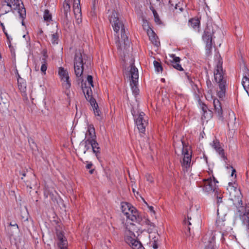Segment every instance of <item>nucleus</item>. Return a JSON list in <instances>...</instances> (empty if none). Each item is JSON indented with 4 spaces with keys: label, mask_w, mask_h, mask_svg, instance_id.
<instances>
[{
    "label": "nucleus",
    "mask_w": 249,
    "mask_h": 249,
    "mask_svg": "<svg viewBox=\"0 0 249 249\" xmlns=\"http://www.w3.org/2000/svg\"><path fill=\"white\" fill-rule=\"evenodd\" d=\"M44 20L46 22H50L52 20V16L48 9L44 11L43 15Z\"/></svg>",
    "instance_id": "nucleus-30"
},
{
    "label": "nucleus",
    "mask_w": 249,
    "mask_h": 249,
    "mask_svg": "<svg viewBox=\"0 0 249 249\" xmlns=\"http://www.w3.org/2000/svg\"><path fill=\"white\" fill-rule=\"evenodd\" d=\"M217 227L223 231H227L229 228V222L226 219L225 216L220 217L218 216L216 221Z\"/></svg>",
    "instance_id": "nucleus-15"
},
{
    "label": "nucleus",
    "mask_w": 249,
    "mask_h": 249,
    "mask_svg": "<svg viewBox=\"0 0 249 249\" xmlns=\"http://www.w3.org/2000/svg\"><path fill=\"white\" fill-rule=\"evenodd\" d=\"M170 56L173 59V61L171 62L172 63H179L180 58L179 57L176 56L174 54H171Z\"/></svg>",
    "instance_id": "nucleus-41"
},
{
    "label": "nucleus",
    "mask_w": 249,
    "mask_h": 249,
    "mask_svg": "<svg viewBox=\"0 0 249 249\" xmlns=\"http://www.w3.org/2000/svg\"><path fill=\"white\" fill-rule=\"evenodd\" d=\"M153 248L154 249H157L158 248L157 244L154 241V242L153 243Z\"/></svg>",
    "instance_id": "nucleus-51"
},
{
    "label": "nucleus",
    "mask_w": 249,
    "mask_h": 249,
    "mask_svg": "<svg viewBox=\"0 0 249 249\" xmlns=\"http://www.w3.org/2000/svg\"><path fill=\"white\" fill-rule=\"evenodd\" d=\"M209 244L206 246V249H214L215 237L213 236L208 241Z\"/></svg>",
    "instance_id": "nucleus-32"
},
{
    "label": "nucleus",
    "mask_w": 249,
    "mask_h": 249,
    "mask_svg": "<svg viewBox=\"0 0 249 249\" xmlns=\"http://www.w3.org/2000/svg\"><path fill=\"white\" fill-rule=\"evenodd\" d=\"M183 148L182 154L184 155L183 161L182 162V166L184 172H187L188 168L190 167L191 161V155L189 153L187 148H184L185 143L183 141H181Z\"/></svg>",
    "instance_id": "nucleus-11"
},
{
    "label": "nucleus",
    "mask_w": 249,
    "mask_h": 249,
    "mask_svg": "<svg viewBox=\"0 0 249 249\" xmlns=\"http://www.w3.org/2000/svg\"><path fill=\"white\" fill-rule=\"evenodd\" d=\"M82 142L84 144L85 150L84 151V154H86V152L90 148V142H88L87 140L86 139L84 140Z\"/></svg>",
    "instance_id": "nucleus-38"
},
{
    "label": "nucleus",
    "mask_w": 249,
    "mask_h": 249,
    "mask_svg": "<svg viewBox=\"0 0 249 249\" xmlns=\"http://www.w3.org/2000/svg\"><path fill=\"white\" fill-rule=\"evenodd\" d=\"M18 87L21 92L25 93L26 90V83L21 77L18 78Z\"/></svg>",
    "instance_id": "nucleus-25"
},
{
    "label": "nucleus",
    "mask_w": 249,
    "mask_h": 249,
    "mask_svg": "<svg viewBox=\"0 0 249 249\" xmlns=\"http://www.w3.org/2000/svg\"><path fill=\"white\" fill-rule=\"evenodd\" d=\"M5 230L7 234L10 237H11L18 231V227L16 223H15L14 225H12V222H10L5 228Z\"/></svg>",
    "instance_id": "nucleus-16"
},
{
    "label": "nucleus",
    "mask_w": 249,
    "mask_h": 249,
    "mask_svg": "<svg viewBox=\"0 0 249 249\" xmlns=\"http://www.w3.org/2000/svg\"><path fill=\"white\" fill-rule=\"evenodd\" d=\"M189 25L194 29L197 30L198 32L200 31V21L197 18H191L189 20Z\"/></svg>",
    "instance_id": "nucleus-20"
},
{
    "label": "nucleus",
    "mask_w": 249,
    "mask_h": 249,
    "mask_svg": "<svg viewBox=\"0 0 249 249\" xmlns=\"http://www.w3.org/2000/svg\"><path fill=\"white\" fill-rule=\"evenodd\" d=\"M211 145L224 160H227V158L225 155L224 150L221 147V144L217 139H215L214 140L213 142L211 143Z\"/></svg>",
    "instance_id": "nucleus-12"
},
{
    "label": "nucleus",
    "mask_w": 249,
    "mask_h": 249,
    "mask_svg": "<svg viewBox=\"0 0 249 249\" xmlns=\"http://www.w3.org/2000/svg\"><path fill=\"white\" fill-rule=\"evenodd\" d=\"M244 216L245 217H247V222H249V210L248 209V210H246V212L244 214Z\"/></svg>",
    "instance_id": "nucleus-46"
},
{
    "label": "nucleus",
    "mask_w": 249,
    "mask_h": 249,
    "mask_svg": "<svg viewBox=\"0 0 249 249\" xmlns=\"http://www.w3.org/2000/svg\"><path fill=\"white\" fill-rule=\"evenodd\" d=\"M148 208L150 211L154 213V208L152 206H148Z\"/></svg>",
    "instance_id": "nucleus-54"
},
{
    "label": "nucleus",
    "mask_w": 249,
    "mask_h": 249,
    "mask_svg": "<svg viewBox=\"0 0 249 249\" xmlns=\"http://www.w3.org/2000/svg\"><path fill=\"white\" fill-rule=\"evenodd\" d=\"M1 2L6 6H14V10H18L19 16L22 18H26V10L21 0H1Z\"/></svg>",
    "instance_id": "nucleus-7"
},
{
    "label": "nucleus",
    "mask_w": 249,
    "mask_h": 249,
    "mask_svg": "<svg viewBox=\"0 0 249 249\" xmlns=\"http://www.w3.org/2000/svg\"><path fill=\"white\" fill-rule=\"evenodd\" d=\"M147 180H148L150 182H152L153 181L152 178H151L149 176L148 178H147Z\"/></svg>",
    "instance_id": "nucleus-57"
},
{
    "label": "nucleus",
    "mask_w": 249,
    "mask_h": 249,
    "mask_svg": "<svg viewBox=\"0 0 249 249\" xmlns=\"http://www.w3.org/2000/svg\"><path fill=\"white\" fill-rule=\"evenodd\" d=\"M172 65L175 69L178 71H182L183 70L181 65H180L179 63H172Z\"/></svg>",
    "instance_id": "nucleus-39"
},
{
    "label": "nucleus",
    "mask_w": 249,
    "mask_h": 249,
    "mask_svg": "<svg viewBox=\"0 0 249 249\" xmlns=\"http://www.w3.org/2000/svg\"><path fill=\"white\" fill-rule=\"evenodd\" d=\"M94 171V169H91L90 170H89V173L90 174H92L93 173Z\"/></svg>",
    "instance_id": "nucleus-60"
},
{
    "label": "nucleus",
    "mask_w": 249,
    "mask_h": 249,
    "mask_svg": "<svg viewBox=\"0 0 249 249\" xmlns=\"http://www.w3.org/2000/svg\"><path fill=\"white\" fill-rule=\"evenodd\" d=\"M89 142H90V145L92 148L93 152L95 154L97 158L99 159V155L100 154L101 148L99 146V143L96 140H93L92 141H88Z\"/></svg>",
    "instance_id": "nucleus-18"
},
{
    "label": "nucleus",
    "mask_w": 249,
    "mask_h": 249,
    "mask_svg": "<svg viewBox=\"0 0 249 249\" xmlns=\"http://www.w3.org/2000/svg\"><path fill=\"white\" fill-rule=\"evenodd\" d=\"M56 235L58 239L57 245L59 249H67L68 242L62 231H57Z\"/></svg>",
    "instance_id": "nucleus-14"
},
{
    "label": "nucleus",
    "mask_w": 249,
    "mask_h": 249,
    "mask_svg": "<svg viewBox=\"0 0 249 249\" xmlns=\"http://www.w3.org/2000/svg\"><path fill=\"white\" fill-rule=\"evenodd\" d=\"M128 205H129V204H128ZM132 207H130V205H129V207L128 208L127 207H124V210H125V212H129L128 211V208H132Z\"/></svg>",
    "instance_id": "nucleus-53"
},
{
    "label": "nucleus",
    "mask_w": 249,
    "mask_h": 249,
    "mask_svg": "<svg viewBox=\"0 0 249 249\" xmlns=\"http://www.w3.org/2000/svg\"><path fill=\"white\" fill-rule=\"evenodd\" d=\"M28 142H29L30 146L32 147V148L33 149L34 148V146H35V147H36V143H35L33 139H32L31 138L29 139Z\"/></svg>",
    "instance_id": "nucleus-44"
},
{
    "label": "nucleus",
    "mask_w": 249,
    "mask_h": 249,
    "mask_svg": "<svg viewBox=\"0 0 249 249\" xmlns=\"http://www.w3.org/2000/svg\"><path fill=\"white\" fill-rule=\"evenodd\" d=\"M124 207L128 208V203H122L121 205L122 212L126 216L127 218L132 221H135L140 224H142L141 223L142 221V217L139 215L135 208L132 207V208H128L129 212H125V210H124Z\"/></svg>",
    "instance_id": "nucleus-6"
},
{
    "label": "nucleus",
    "mask_w": 249,
    "mask_h": 249,
    "mask_svg": "<svg viewBox=\"0 0 249 249\" xmlns=\"http://www.w3.org/2000/svg\"><path fill=\"white\" fill-rule=\"evenodd\" d=\"M59 74L61 78V80L65 82L64 86L66 89H68L71 87V84L69 80L68 72L64 70L62 67H60L58 71Z\"/></svg>",
    "instance_id": "nucleus-13"
},
{
    "label": "nucleus",
    "mask_w": 249,
    "mask_h": 249,
    "mask_svg": "<svg viewBox=\"0 0 249 249\" xmlns=\"http://www.w3.org/2000/svg\"><path fill=\"white\" fill-rule=\"evenodd\" d=\"M216 183H218V181L216 180L214 178H213V180L211 178H209L200 182L198 185L199 187H202L203 191L209 193L213 191L215 193L219 190L216 184Z\"/></svg>",
    "instance_id": "nucleus-8"
},
{
    "label": "nucleus",
    "mask_w": 249,
    "mask_h": 249,
    "mask_svg": "<svg viewBox=\"0 0 249 249\" xmlns=\"http://www.w3.org/2000/svg\"><path fill=\"white\" fill-rule=\"evenodd\" d=\"M185 76L186 77V78L188 79V81H189V82L190 83H193V81L190 76V75L188 73H185Z\"/></svg>",
    "instance_id": "nucleus-48"
},
{
    "label": "nucleus",
    "mask_w": 249,
    "mask_h": 249,
    "mask_svg": "<svg viewBox=\"0 0 249 249\" xmlns=\"http://www.w3.org/2000/svg\"><path fill=\"white\" fill-rule=\"evenodd\" d=\"M132 114L133 116L135 124L140 133H144L145 130V126L147 125V122L143 119L144 113L142 112H140L139 114H136L134 110H131Z\"/></svg>",
    "instance_id": "nucleus-9"
},
{
    "label": "nucleus",
    "mask_w": 249,
    "mask_h": 249,
    "mask_svg": "<svg viewBox=\"0 0 249 249\" xmlns=\"http://www.w3.org/2000/svg\"><path fill=\"white\" fill-rule=\"evenodd\" d=\"M81 87L85 97L87 100L93 99L92 97V90L90 87H88L86 83L81 84Z\"/></svg>",
    "instance_id": "nucleus-17"
},
{
    "label": "nucleus",
    "mask_w": 249,
    "mask_h": 249,
    "mask_svg": "<svg viewBox=\"0 0 249 249\" xmlns=\"http://www.w3.org/2000/svg\"><path fill=\"white\" fill-rule=\"evenodd\" d=\"M192 89L194 91V93L195 96L196 98H199V94L200 91H199L198 87H197V86L196 84H195L194 83L192 85Z\"/></svg>",
    "instance_id": "nucleus-36"
},
{
    "label": "nucleus",
    "mask_w": 249,
    "mask_h": 249,
    "mask_svg": "<svg viewBox=\"0 0 249 249\" xmlns=\"http://www.w3.org/2000/svg\"><path fill=\"white\" fill-rule=\"evenodd\" d=\"M214 32L212 25L207 24L202 36L203 40L206 43V53L209 55L212 49V39Z\"/></svg>",
    "instance_id": "nucleus-5"
},
{
    "label": "nucleus",
    "mask_w": 249,
    "mask_h": 249,
    "mask_svg": "<svg viewBox=\"0 0 249 249\" xmlns=\"http://www.w3.org/2000/svg\"><path fill=\"white\" fill-rule=\"evenodd\" d=\"M201 108H202V109L204 112V114L205 115V113H207V109H208V107L207 106L205 105V104H203L202 107H201Z\"/></svg>",
    "instance_id": "nucleus-45"
},
{
    "label": "nucleus",
    "mask_w": 249,
    "mask_h": 249,
    "mask_svg": "<svg viewBox=\"0 0 249 249\" xmlns=\"http://www.w3.org/2000/svg\"><path fill=\"white\" fill-rule=\"evenodd\" d=\"M242 84L249 96V73L248 76L246 75L243 77Z\"/></svg>",
    "instance_id": "nucleus-28"
},
{
    "label": "nucleus",
    "mask_w": 249,
    "mask_h": 249,
    "mask_svg": "<svg viewBox=\"0 0 249 249\" xmlns=\"http://www.w3.org/2000/svg\"><path fill=\"white\" fill-rule=\"evenodd\" d=\"M0 25L1 27L2 31L4 33V34H5V35L6 36L7 40H9V36L8 35V33H7V32L5 30V26H4L3 23L0 21Z\"/></svg>",
    "instance_id": "nucleus-42"
},
{
    "label": "nucleus",
    "mask_w": 249,
    "mask_h": 249,
    "mask_svg": "<svg viewBox=\"0 0 249 249\" xmlns=\"http://www.w3.org/2000/svg\"><path fill=\"white\" fill-rule=\"evenodd\" d=\"M178 7H179L178 4L176 3V4H175V9H178Z\"/></svg>",
    "instance_id": "nucleus-62"
},
{
    "label": "nucleus",
    "mask_w": 249,
    "mask_h": 249,
    "mask_svg": "<svg viewBox=\"0 0 249 249\" xmlns=\"http://www.w3.org/2000/svg\"><path fill=\"white\" fill-rule=\"evenodd\" d=\"M86 55L82 53L80 51L76 52L74 59V69L75 74L77 78L78 84L80 82H83L82 74L83 72L84 60L85 59Z\"/></svg>",
    "instance_id": "nucleus-4"
},
{
    "label": "nucleus",
    "mask_w": 249,
    "mask_h": 249,
    "mask_svg": "<svg viewBox=\"0 0 249 249\" xmlns=\"http://www.w3.org/2000/svg\"><path fill=\"white\" fill-rule=\"evenodd\" d=\"M58 41V34L57 33L51 35V42L53 44H56Z\"/></svg>",
    "instance_id": "nucleus-37"
},
{
    "label": "nucleus",
    "mask_w": 249,
    "mask_h": 249,
    "mask_svg": "<svg viewBox=\"0 0 249 249\" xmlns=\"http://www.w3.org/2000/svg\"><path fill=\"white\" fill-rule=\"evenodd\" d=\"M124 74L130 80V85L133 92L135 94H137L139 90L137 87L139 74L138 69L135 66L134 63H132L127 68V70L124 72Z\"/></svg>",
    "instance_id": "nucleus-3"
},
{
    "label": "nucleus",
    "mask_w": 249,
    "mask_h": 249,
    "mask_svg": "<svg viewBox=\"0 0 249 249\" xmlns=\"http://www.w3.org/2000/svg\"><path fill=\"white\" fill-rule=\"evenodd\" d=\"M188 231L187 232H185L186 235L187 236H190V230L191 228L189 226H188L187 228Z\"/></svg>",
    "instance_id": "nucleus-50"
},
{
    "label": "nucleus",
    "mask_w": 249,
    "mask_h": 249,
    "mask_svg": "<svg viewBox=\"0 0 249 249\" xmlns=\"http://www.w3.org/2000/svg\"><path fill=\"white\" fill-rule=\"evenodd\" d=\"M150 9L152 11V12L154 15V20H155V22H156L157 23H158V24H160L161 21L160 20V17H159L157 12H156V10L154 8V7L152 6H151L150 7Z\"/></svg>",
    "instance_id": "nucleus-31"
},
{
    "label": "nucleus",
    "mask_w": 249,
    "mask_h": 249,
    "mask_svg": "<svg viewBox=\"0 0 249 249\" xmlns=\"http://www.w3.org/2000/svg\"><path fill=\"white\" fill-rule=\"evenodd\" d=\"M17 75H18V78H19V77H20L19 74H18V73L17 72Z\"/></svg>",
    "instance_id": "nucleus-64"
},
{
    "label": "nucleus",
    "mask_w": 249,
    "mask_h": 249,
    "mask_svg": "<svg viewBox=\"0 0 249 249\" xmlns=\"http://www.w3.org/2000/svg\"><path fill=\"white\" fill-rule=\"evenodd\" d=\"M92 107L93 109V110L94 111V114L95 116H100L101 112L99 109V107L97 103H96V101L94 98L93 99H90L89 100H88Z\"/></svg>",
    "instance_id": "nucleus-22"
},
{
    "label": "nucleus",
    "mask_w": 249,
    "mask_h": 249,
    "mask_svg": "<svg viewBox=\"0 0 249 249\" xmlns=\"http://www.w3.org/2000/svg\"><path fill=\"white\" fill-rule=\"evenodd\" d=\"M21 175L23 176V177H25L26 176V173L25 171H23L21 173Z\"/></svg>",
    "instance_id": "nucleus-59"
},
{
    "label": "nucleus",
    "mask_w": 249,
    "mask_h": 249,
    "mask_svg": "<svg viewBox=\"0 0 249 249\" xmlns=\"http://www.w3.org/2000/svg\"><path fill=\"white\" fill-rule=\"evenodd\" d=\"M48 56L46 54H44L42 56V57L40 58V60L41 62V66L40 68V71H41L43 73H46V71L47 69V59Z\"/></svg>",
    "instance_id": "nucleus-23"
},
{
    "label": "nucleus",
    "mask_w": 249,
    "mask_h": 249,
    "mask_svg": "<svg viewBox=\"0 0 249 249\" xmlns=\"http://www.w3.org/2000/svg\"><path fill=\"white\" fill-rule=\"evenodd\" d=\"M213 106L216 114L219 117V119H222V109L221 106L220 102L217 99H214L213 100Z\"/></svg>",
    "instance_id": "nucleus-21"
},
{
    "label": "nucleus",
    "mask_w": 249,
    "mask_h": 249,
    "mask_svg": "<svg viewBox=\"0 0 249 249\" xmlns=\"http://www.w3.org/2000/svg\"><path fill=\"white\" fill-rule=\"evenodd\" d=\"M231 168H232V173H231V176H233L234 173L236 172V170L235 169L233 168L232 167H231Z\"/></svg>",
    "instance_id": "nucleus-55"
},
{
    "label": "nucleus",
    "mask_w": 249,
    "mask_h": 249,
    "mask_svg": "<svg viewBox=\"0 0 249 249\" xmlns=\"http://www.w3.org/2000/svg\"><path fill=\"white\" fill-rule=\"evenodd\" d=\"M14 10V8H13L12 6H6V4L1 2V7L0 11H1L2 13L0 14V16L8 13L10 11H13Z\"/></svg>",
    "instance_id": "nucleus-26"
},
{
    "label": "nucleus",
    "mask_w": 249,
    "mask_h": 249,
    "mask_svg": "<svg viewBox=\"0 0 249 249\" xmlns=\"http://www.w3.org/2000/svg\"><path fill=\"white\" fill-rule=\"evenodd\" d=\"M214 196H216L217 198V204L218 206L222 202V194L218 190L215 192Z\"/></svg>",
    "instance_id": "nucleus-33"
},
{
    "label": "nucleus",
    "mask_w": 249,
    "mask_h": 249,
    "mask_svg": "<svg viewBox=\"0 0 249 249\" xmlns=\"http://www.w3.org/2000/svg\"><path fill=\"white\" fill-rule=\"evenodd\" d=\"M87 81L89 83V85L91 86V87H93V78L91 75H88L87 77Z\"/></svg>",
    "instance_id": "nucleus-43"
},
{
    "label": "nucleus",
    "mask_w": 249,
    "mask_h": 249,
    "mask_svg": "<svg viewBox=\"0 0 249 249\" xmlns=\"http://www.w3.org/2000/svg\"><path fill=\"white\" fill-rule=\"evenodd\" d=\"M75 18L76 19V23L78 24H80L82 22V14L74 15Z\"/></svg>",
    "instance_id": "nucleus-40"
},
{
    "label": "nucleus",
    "mask_w": 249,
    "mask_h": 249,
    "mask_svg": "<svg viewBox=\"0 0 249 249\" xmlns=\"http://www.w3.org/2000/svg\"><path fill=\"white\" fill-rule=\"evenodd\" d=\"M73 13L74 15L82 14L80 6V0H73Z\"/></svg>",
    "instance_id": "nucleus-27"
},
{
    "label": "nucleus",
    "mask_w": 249,
    "mask_h": 249,
    "mask_svg": "<svg viewBox=\"0 0 249 249\" xmlns=\"http://www.w3.org/2000/svg\"><path fill=\"white\" fill-rule=\"evenodd\" d=\"M217 61L216 69L214 71V80L218 84L219 89L217 95L219 98L225 96L226 90V79L224 77V72L222 68L223 61L219 53L215 55Z\"/></svg>",
    "instance_id": "nucleus-1"
},
{
    "label": "nucleus",
    "mask_w": 249,
    "mask_h": 249,
    "mask_svg": "<svg viewBox=\"0 0 249 249\" xmlns=\"http://www.w3.org/2000/svg\"><path fill=\"white\" fill-rule=\"evenodd\" d=\"M10 39H12V38H10V37H9V40H8V42H9L8 46H9V48H11V47H12V45H11V40H10Z\"/></svg>",
    "instance_id": "nucleus-56"
},
{
    "label": "nucleus",
    "mask_w": 249,
    "mask_h": 249,
    "mask_svg": "<svg viewBox=\"0 0 249 249\" xmlns=\"http://www.w3.org/2000/svg\"><path fill=\"white\" fill-rule=\"evenodd\" d=\"M190 220H191V217H189L188 216V221H186V220L184 221L185 224H187L188 226L191 225L192 224L190 221Z\"/></svg>",
    "instance_id": "nucleus-47"
},
{
    "label": "nucleus",
    "mask_w": 249,
    "mask_h": 249,
    "mask_svg": "<svg viewBox=\"0 0 249 249\" xmlns=\"http://www.w3.org/2000/svg\"><path fill=\"white\" fill-rule=\"evenodd\" d=\"M224 233H222V238H221V240H222V241H223L224 240Z\"/></svg>",
    "instance_id": "nucleus-61"
},
{
    "label": "nucleus",
    "mask_w": 249,
    "mask_h": 249,
    "mask_svg": "<svg viewBox=\"0 0 249 249\" xmlns=\"http://www.w3.org/2000/svg\"><path fill=\"white\" fill-rule=\"evenodd\" d=\"M154 66L156 71L162 72L163 71V68L160 64V63L159 62L155 60L153 62Z\"/></svg>",
    "instance_id": "nucleus-34"
},
{
    "label": "nucleus",
    "mask_w": 249,
    "mask_h": 249,
    "mask_svg": "<svg viewBox=\"0 0 249 249\" xmlns=\"http://www.w3.org/2000/svg\"><path fill=\"white\" fill-rule=\"evenodd\" d=\"M71 6L69 0H65L63 3V8L61 9L62 20L64 25L68 26L70 23L69 15H70Z\"/></svg>",
    "instance_id": "nucleus-10"
},
{
    "label": "nucleus",
    "mask_w": 249,
    "mask_h": 249,
    "mask_svg": "<svg viewBox=\"0 0 249 249\" xmlns=\"http://www.w3.org/2000/svg\"><path fill=\"white\" fill-rule=\"evenodd\" d=\"M19 17H20V18H21L22 19V22H21L22 25H24V19L25 18H22L20 16H19Z\"/></svg>",
    "instance_id": "nucleus-58"
},
{
    "label": "nucleus",
    "mask_w": 249,
    "mask_h": 249,
    "mask_svg": "<svg viewBox=\"0 0 249 249\" xmlns=\"http://www.w3.org/2000/svg\"><path fill=\"white\" fill-rule=\"evenodd\" d=\"M88 134L89 135V137L86 139L88 142H89L88 141H92L93 140L94 141L96 140L95 129L93 125L90 124L89 126L87 132L86 134V137H87Z\"/></svg>",
    "instance_id": "nucleus-19"
},
{
    "label": "nucleus",
    "mask_w": 249,
    "mask_h": 249,
    "mask_svg": "<svg viewBox=\"0 0 249 249\" xmlns=\"http://www.w3.org/2000/svg\"><path fill=\"white\" fill-rule=\"evenodd\" d=\"M126 229H127L130 233H132V234H134L133 231H137L138 230L133 223H130V225H127Z\"/></svg>",
    "instance_id": "nucleus-35"
},
{
    "label": "nucleus",
    "mask_w": 249,
    "mask_h": 249,
    "mask_svg": "<svg viewBox=\"0 0 249 249\" xmlns=\"http://www.w3.org/2000/svg\"><path fill=\"white\" fill-rule=\"evenodd\" d=\"M169 3L171 4V6H174V4L172 3H171V0H169Z\"/></svg>",
    "instance_id": "nucleus-63"
},
{
    "label": "nucleus",
    "mask_w": 249,
    "mask_h": 249,
    "mask_svg": "<svg viewBox=\"0 0 249 249\" xmlns=\"http://www.w3.org/2000/svg\"><path fill=\"white\" fill-rule=\"evenodd\" d=\"M109 21L112 24V26L115 32L117 34L121 29V40H119V43L120 44L119 47L120 49H122L121 43L123 42L124 45V49L129 46L130 41L128 40L127 36L125 33L124 25L121 20L119 18V14L115 11L112 12L111 15L109 16Z\"/></svg>",
    "instance_id": "nucleus-2"
},
{
    "label": "nucleus",
    "mask_w": 249,
    "mask_h": 249,
    "mask_svg": "<svg viewBox=\"0 0 249 249\" xmlns=\"http://www.w3.org/2000/svg\"><path fill=\"white\" fill-rule=\"evenodd\" d=\"M145 223H146V224H147V225H151V226H152V223L150 222V220H145Z\"/></svg>",
    "instance_id": "nucleus-52"
},
{
    "label": "nucleus",
    "mask_w": 249,
    "mask_h": 249,
    "mask_svg": "<svg viewBox=\"0 0 249 249\" xmlns=\"http://www.w3.org/2000/svg\"><path fill=\"white\" fill-rule=\"evenodd\" d=\"M92 166H93V164L91 162H90L88 163L87 164V165H86V168L89 169L92 167Z\"/></svg>",
    "instance_id": "nucleus-49"
},
{
    "label": "nucleus",
    "mask_w": 249,
    "mask_h": 249,
    "mask_svg": "<svg viewBox=\"0 0 249 249\" xmlns=\"http://www.w3.org/2000/svg\"><path fill=\"white\" fill-rule=\"evenodd\" d=\"M129 245L133 249H143L141 243L135 239L130 240Z\"/></svg>",
    "instance_id": "nucleus-24"
},
{
    "label": "nucleus",
    "mask_w": 249,
    "mask_h": 249,
    "mask_svg": "<svg viewBox=\"0 0 249 249\" xmlns=\"http://www.w3.org/2000/svg\"><path fill=\"white\" fill-rule=\"evenodd\" d=\"M151 34L152 35L150 36V35H149V39L151 41L152 43L155 46H156L158 47L159 45H160V43L158 41L157 37L156 36H155L154 33L153 32V31H151Z\"/></svg>",
    "instance_id": "nucleus-29"
}]
</instances>
